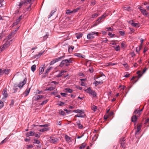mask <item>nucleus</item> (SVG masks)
<instances>
[{
	"label": "nucleus",
	"instance_id": "obj_46",
	"mask_svg": "<svg viewBox=\"0 0 149 149\" xmlns=\"http://www.w3.org/2000/svg\"><path fill=\"white\" fill-rule=\"evenodd\" d=\"M4 106V103L2 101H0V109L1 108Z\"/></svg>",
	"mask_w": 149,
	"mask_h": 149
},
{
	"label": "nucleus",
	"instance_id": "obj_40",
	"mask_svg": "<svg viewBox=\"0 0 149 149\" xmlns=\"http://www.w3.org/2000/svg\"><path fill=\"white\" fill-rule=\"evenodd\" d=\"M141 72L140 71H138L137 72V74L138 75L139 78L142 75V74H141Z\"/></svg>",
	"mask_w": 149,
	"mask_h": 149
},
{
	"label": "nucleus",
	"instance_id": "obj_39",
	"mask_svg": "<svg viewBox=\"0 0 149 149\" xmlns=\"http://www.w3.org/2000/svg\"><path fill=\"white\" fill-rule=\"evenodd\" d=\"M56 62V60L55 59H54L52 61L50 62L49 63V64L50 65H52L55 63Z\"/></svg>",
	"mask_w": 149,
	"mask_h": 149
},
{
	"label": "nucleus",
	"instance_id": "obj_43",
	"mask_svg": "<svg viewBox=\"0 0 149 149\" xmlns=\"http://www.w3.org/2000/svg\"><path fill=\"white\" fill-rule=\"evenodd\" d=\"M75 117H81L82 118L83 117L81 113H79V114H77L75 116Z\"/></svg>",
	"mask_w": 149,
	"mask_h": 149
},
{
	"label": "nucleus",
	"instance_id": "obj_48",
	"mask_svg": "<svg viewBox=\"0 0 149 149\" xmlns=\"http://www.w3.org/2000/svg\"><path fill=\"white\" fill-rule=\"evenodd\" d=\"M119 34L122 36H123L125 34V32L123 31H119Z\"/></svg>",
	"mask_w": 149,
	"mask_h": 149
},
{
	"label": "nucleus",
	"instance_id": "obj_57",
	"mask_svg": "<svg viewBox=\"0 0 149 149\" xmlns=\"http://www.w3.org/2000/svg\"><path fill=\"white\" fill-rule=\"evenodd\" d=\"M132 22H133V20H132ZM131 25L134 26H136V25H137V24L134 23V22H132L131 23Z\"/></svg>",
	"mask_w": 149,
	"mask_h": 149
},
{
	"label": "nucleus",
	"instance_id": "obj_27",
	"mask_svg": "<svg viewBox=\"0 0 149 149\" xmlns=\"http://www.w3.org/2000/svg\"><path fill=\"white\" fill-rule=\"evenodd\" d=\"M65 138L66 141L68 142H69L70 141V138L67 135H65Z\"/></svg>",
	"mask_w": 149,
	"mask_h": 149
},
{
	"label": "nucleus",
	"instance_id": "obj_8",
	"mask_svg": "<svg viewBox=\"0 0 149 149\" xmlns=\"http://www.w3.org/2000/svg\"><path fill=\"white\" fill-rule=\"evenodd\" d=\"M26 79L25 78L24 79L22 82L18 84V87L19 88H22L26 83Z\"/></svg>",
	"mask_w": 149,
	"mask_h": 149
},
{
	"label": "nucleus",
	"instance_id": "obj_41",
	"mask_svg": "<svg viewBox=\"0 0 149 149\" xmlns=\"http://www.w3.org/2000/svg\"><path fill=\"white\" fill-rule=\"evenodd\" d=\"M79 9V8H77L73 10L72 11V12H73V13H76L77 12Z\"/></svg>",
	"mask_w": 149,
	"mask_h": 149
},
{
	"label": "nucleus",
	"instance_id": "obj_25",
	"mask_svg": "<svg viewBox=\"0 0 149 149\" xmlns=\"http://www.w3.org/2000/svg\"><path fill=\"white\" fill-rule=\"evenodd\" d=\"M49 126V125L48 124H45V125H40L39 126L36 125H34V127L38 126L39 127H48Z\"/></svg>",
	"mask_w": 149,
	"mask_h": 149
},
{
	"label": "nucleus",
	"instance_id": "obj_2",
	"mask_svg": "<svg viewBox=\"0 0 149 149\" xmlns=\"http://www.w3.org/2000/svg\"><path fill=\"white\" fill-rule=\"evenodd\" d=\"M72 60L71 58L63 60L61 62L59 66L62 67L65 65V66H67L70 65L69 63H72Z\"/></svg>",
	"mask_w": 149,
	"mask_h": 149
},
{
	"label": "nucleus",
	"instance_id": "obj_38",
	"mask_svg": "<svg viewBox=\"0 0 149 149\" xmlns=\"http://www.w3.org/2000/svg\"><path fill=\"white\" fill-rule=\"evenodd\" d=\"M65 90L66 91V92L70 93H71L72 92V90L70 88H66L65 89Z\"/></svg>",
	"mask_w": 149,
	"mask_h": 149
},
{
	"label": "nucleus",
	"instance_id": "obj_19",
	"mask_svg": "<svg viewBox=\"0 0 149 149\" xmlns=\"http://www.w3.org/2000/svg\"><path fill=\"white\" fill-rule=\"evenodd\" d=\"M137 119V117L135 115L133 116L131 118L132 121L133 122H136Z\"/></svg>",
	"mask_w": 149,
	"mask_h": 149
},
{
	"label": "nucleus",
	"instance_id": "obj_44",
	"mask_svg": "<svg viewBox=\"0 0 149 149\" xmlns=\"http://www.w3.org/2000/svg\"><path fill=\"white\" fill-rule=\"evenodd\" d=\"M97 107L96 106L93 105L91 109L92 110H93L94 111H95L97 109Z\"/></svg>",
	"mask_w": 149,
	"mask_h": 149
},
{
	"label": "nucleus",
	"instance_id": "obj_54",
	"mask_svg": "<svg viewBox=\"0 0 149 149\" xmlns=\"http://www.w3.org/2000/svg\"><path fill=\"white\" fill-rule=\"evenodd\" d=\"M108 34L111 37H113V36L115 35L114 34H112L109 32Z\"/></svg>",
	"mask_w": 149,
	"mask_h": 149
},
{
	"label": "nucleus",
	"instance_id": "obj_9",
	"mask_svg": "<svg viewBox=\"0 0 149 149\" xmlns=\"http://www.w3.org/2000/svg\"><path fill=\"white\" fill-rule=\"evenodd\" d=\"M58 140V139L56 138L51 137L49 139V141L51 143H57Z\"/></svg>",
	"mask_w": 149,
	"mask_h": 149
},
{
	"label": "nucleus",
	"instance_id": "obj_49",
	"mask_svg": "<svg viewBox=\"0 0 149 149\" xmlns=\"http://www.w3.org/2000/svg\"><path fill=\"white\" fill-rule=\"evenodd\" d=\"M54 89H55L54 88L52 87H49L48 88L47 90H48V91H52Z\"/></svg>",
	"mask_w": 149,
	"mask_h": 149
},
{
	"label": "nucleus",
	"instance_id": "obj_5",
	"mask_svg": "<svg viewBox=\"0 0 149 149\" xmlns=\"http://www.w3.org/2000/svg\"><path fill=\"white\" fill-rule=\"evenodd\" d=\"M125 139L124 137L121 138L120 139V142L121 144V146L122 148H125L126 146L125 142Z\"/></svg>",
	"mask_w": 149,
	"mask_h": 149
},
{
	"label": "nucleus",
	"instance_id": "obj_36",
	"mask_svg": "<svg viewBox=\"0 0 149 149\" xmlns=\"http://www.w3.org/2000/svg\"><path fill=\"white\" fill-rule=\"evenodd\" d=\"M86 146V144L84 143H82L81 146L79 147V148L82 149L84 148Z\"/></svg>",
	"mask_w": 149,
	"mask_h": 149
},
{
	"label": "nucleus",
	"instance_id": "obj_63",
	"mask_svg": "<svg viewBox=\"0 0 149 149\" xmlns=\"http://www.w3.org/2000/svg\"><path fill=\"white\" fill-rule=\"evenodd\" d=\"M139 112V110H136L134 112V113L135 114H137Z\"/></svg>",
	"mask_w": 149,
	"mask_h": 149
},
{
	"label": "nucleus",
	"instance_id": "obj_6",
	"mask_svg": "<svg viewBox=\"0 0 149 149\" xmlns=\"http://www.w3.org/2000/svg\"><path fill=\"white\" fill-rule=\"evenodd\" d=\"M44 96L40 95H35L33 97V99L34 101H37L40 99H41L44 97Z\"/></svg>",
	"mask_w": 149,
	"mask_h": 149
},
{
	"label": "nucleus",
	"instance_id": "obj_1",
	"mask_svg": "<svg viewBox=\"0 0 149 149\" xmlns=\"http://www.w3.org/2000/svg\"><path fill=\"white\" fill-rule=\"evenodd\" d=\"M12 40L8 38H6L3 40L4 43L3 45L0 47V52L3 51L7 49L12 43Z\"/></svg>",
	"mask_w": 149,
	"mask_h": 149
},
{
	"label": "nucleus",
	"instance_id": "obj_14",
	"mask_svg": "<svg viewBox=\"0 0 149 149\" xmlns=\"http://www.w3.org/2000/svg\"><path fill=\"white\" fill-rule=\"evenodd\" d=\"M103 83V82L102 80L100 81H95L93 83V84H94L95 86H97L99 84H101Z\"/></svg>",
	"mask_w": 149,
	"mask_h": 149
},
{
	"label": "nucleus",
	"instance_id": "obj_62",
	"mask_svg": "<svg viewBox=\"0 0 149 149\" xmlns=\"http://www.w3.org/2000/svg\"><path fill=\"white\" fill-rule=\"evenodd\" d=\"M61 95L63 97H65L66 95V93H61Z\"/></svg>",
	"mask_w": 149,
	"mask_h": 149
},
{
	"label": "nucleus",
	"instance_id": "obj_45",
	"mask_svg": "<svg viewBox=\"0 0 149 149\" xmlns=\"http://www.w3.org/2000/svg\"><path fill=\"white\" fill-rule=\"evenodd\" d=\"M72 11H71L69 10H68L66 12V13L67 14H69L71 13H72Z\"/></svg>",
	"mask_w": 149,
	"mask_h": 149
},
{
	"label": "nucleus",
	"instance_id": "obj_11",
	"mask_svg": "<svg viewBox=\"0 0 149 149\" xmlns=\"http://www.w3.org/2000/svg\"><path fill=\"white\" fill-rule=\"evenodd\" d=\"M3 97L2 99H3L4 98H6L8 97V94L7 91V89H5L3 90Z\"/></svg>",
	"mask_w": 149,
	"mask_h": 149
},
{
	"label": "nucleus",
	"instance_id": "obj_26",
	"mask_svg": "<svg viewBox=\"0 0 149 149\" xmlns=\"http://www.w3.org/2000/svg\"><path fill=\"white\" fill-rule=\"evenodd\" d=\"M52 68V67H50L46 69L45 70V74H48L49 71Z\"/></svg>",
	"mask_w": 149,
	"mask_h": 149
},
{
	"label": "nucleus",
	"instance_id": "obj_16",
	"mask_svg": "<svg viewBox=\"0 0 149 149\" xmlns=\"http://www.w3.org/2000/svg\"><path fill=\"white\" fill-rule=\"evenodd\" d=\"M65 57V56L63 55L60 57L55 58L56 62L61 61L62 59H63Z\"/></svg>",
	"mask_w": 149,
	"mask_h": 149
},
{
	"label": "nucleus",
	"instance_id": "obj_53",
	"mask_svg": "<svg viewBox=\"0 0 149 149\" xmlns=\"http://www.w3.org/2000/svg\"><path fill=\"white\" fill-rule=\"evenodd\" d=\"M64 104V103L60 101L58 104V105L60 106H61Z\"/></svg>",
	"mask_w": 149,
	"mask_h": 149
},
{
	"label": "nucleus",
	"instance_id": "obj_17",
	"mask_svg": "<svg viewBox=\"0 0 149 149\" xmlns=\"http://www.w3.org/2000/svg\"><path fill=\"white\" fill-rule=\"evenodd\" d=\"M76 124L78 128L80 129H81L83 128V126L81 124L79 121L76 122Z\"/></svg>",
	"mask_w": 149,
	"mask_h": 149
},
{
	"label": "nucleus",
	"instance_id": "obj_42",
	"mask_svg": "<svg viewBox=\"0 0 149 149\" xmlns=\"http://www.w3.org/2000/svg\"><path fill=\"white\" fill-rule=\"evenodd\" d=\"M48 101V100H45L43 101L42 102V103H41L40 105H43L45 104H46L47 102Z\"/></svg>",
	"mask_w": 149,
	"mask_h": 149
},
{
	"label": "nucleus",
	"instance_id": "obj_12",
	"mask_svg": "<svg viewBox=\"0 0 149 149\" xmlns=\"http://www.w3.org/2000/svg\"><path fill=\"white\" fill-rule=\"evenodd\" d=\"M102 17H100L98 18L96 20L95 23L93 24V26H92V27L94 26H96L97 24H99L100 22V20L102 19Z\"/></svg>",
	"mask_w": 149,
	"mask_h": 149
},
{
	"label": "nucleus",
	"instance_id": "obj_4",
	"mask_svg": "<svg viewBox=\"0 0 149 149\" xmlns=\"http://www.w3.org/2000/svg\"><path fill=\"white\" fill-rule=\"evenodd\" d=\"M98 34V32H91L87 34V38L88 40L93 39L94 38V35H96L97 36Z\"/></svg>",
	"mask_w": 149,
	"mask_h": 149
},
{
	"label": "nucleus",
	"instance_id": "obj_50",
	"mask_svg": "<svg viewBox=\"0 0 149 149\" xmlns=\"http://www.w3.org/2000/svg\"><path fill=\"white\" fill-rule=\"evenodd\" d=\"M44 51L43 52H40L37 55H36V56L38 57H40L44 52Z\"/></svg>",
	"mask_w": 149,
	"mask_h": 149
},
{
	"label": "nucleus",
	"instance_id": "obj_31",
	"mask_svg": "<svg viewBox=\"0 0 149 149\" xmlns=\"http://www.w3.org/2000/svg\"><path fill=\"white\" fill-rule=\"evenodd\" d=\"M56 11V9H55L54 10H53L51 11L49 15L48 16V18H49L50 17L52 16L53 15L54 13H55Z\"/></svg>",
	"mask_w": 149,
	"mask_h": 149
},
{
	"label": "nucleus",
	"instance_id": "obj_13",
	"mask_svg": "<svg viewBox=\"0 0 149 149\" xmlns=\"http://www.w3.org/2000/svg\"><path fill=\"white\" fill-rule=\"evenodd\" d=\"M34 134L35 132H34L31 131L27 132L26 134V137H29L31 136H34Z\"/></svg>",
	"mask_w": 149,
	"mask_h": 149
},
{
	"label": "nucleus",
	"instance_id": "obj_22",
	"mask_svg": "<svg viewBox=\"0 0 149 149\" xmlns=\"http://www.w3.org/2000/svg\"><path fill=\"white\" fill-rule=\"evenodd\" d=\"M10 70L4 69L3 70V74H8L9 73L10 71Z\"/></svg>",
	"mask_w": 149,
	"mask_h": 149
},
{
	"label": "nucleus",
	"instance_id": "obj_35",
	"mask_svg": "<svg viewBox=\"0 0 149 149\" xmlns=\"http://www.w3.org/2000/svg\"><path fill=\"white\" fill-rule=\"evenodd\" d=\"M59 114L61 115L64 116L65 115V112L61 110L59 111Z\"/></svg>",
	"mask_w": 149,
	"mask_h": 149
},
{
	"label": "nucleus",
	"instance_id": "obj_3",
	"mask_svg": "<svg viewBox=\"0 0 149 149\" xmlns=\"http://www.w3.org/2000/svg\"><path fill=\"white\" fill-rule=\"evenodd\" d=\"M84 91L86 93L89 94L90 95L93 96L94 97H95L96 96L97 94L95 91L92 90L90 87H89L86 89Z\"/></svg>",
	"mask_w": 149,
	"mask_h": 149
},
{
	"label": "nucleus",
	"instance_id": "obj_55",
	"mask_svg": "<svg viewBox=\"0 0 149 149\" xmlns=\"http://www.w3.org/2000/svg\"><path fill=\"white\" fill-rule=\"evenodd\" d=\"M106 29L109 31H113V29H112L110 27H107L106 28Z\"/></svg>",
	"mask_w": 149,
	"mask_h": 149
},
{
	"label": "nucleus",
	"instance_id": "obj_61",
	"mask_svg": "<svg viewBox=\"0 0 149 149\" xmlns=\"http://www.w3.org/2000/svg\"><path fill=\"white\" fill-rule=\"evenodd\" d=\"M109 117V116L108 115H105L104 116V119L106 120Z\"/></svg>",
	"mask_w": 149,
	"mask_h": 149
},
{
	"label": "nucleus",
	"instance_id": "obj_23",
	"mask_svg": "<svg viewBox=\"0 0 149 149\" xmlns=\"http://www.w3.org/2000/svg\"><path fill=\"white\" fill-rule=\"evenodd\" d=\"M30 88H29L28 89H27L26 90L25 92L24 93V94L25 95V96H26L28 95L30 92Z\"/></svg>",
	"mask_w": 149,
	"mask_h": 149
},
{
	"label": "nucleus",
	"instance_id": "obj_34",
	"mask_svg": "<svg viewBox=\"0 0 149 149\" xmlns=\"http://www.w3.org/2000/svg\"><path fill=\"white\" fill-rule=\"evenodd\" d=\"M123 9L125 10L129 11L131 10V8L129 7H123Z\"/></svg>",
	"mask_w": 149,
	"mask_h": 149
},
{
	"label": "nucleus",
	"instance_id": "obj_30",
	"mask_svg": "<svg viewBox=\"0 0 149 149\" xmlns=\"http://www.w3.org/2000/svg\"><path fill=\"white\" fill-rule=\"evenodd\" d=\"M36 65H33L31 67V71L34 72L36 70Z\"/></svg>",
	"mask_w": 149,
	"mask_h": 149
},
{
	"label": "nucleus",
	"instance_id": "obj_29",
	"mask_svg": "<svg viewBox=\"0 0 149 149\" xmlns=\"http://www.w3.org/2000/svg\"><path fill=\"white\" fill-rule=\"evenodd\" d=\"M72 112L76 113H81V112H82V111L81 110L79 109H77L72 111Z\"/></svg>",
	"mask_w": 149,
	"mask_h": 149
},
{
	"label": "nucleus",
	"instance_id": "obj_47",
	"mask_svg": "<svg viewBox=\"0 0 149 149\" xmlns=\"http://www.w3.org/2000/svg\"><path fill=\"white\" fill-rule=\"evenodd\" d=\"M34 140L35 141L34 143L37 144H39L40 143V141L39 140L36 139H34Z\"/></svg>",
	"mask_w": 149,
	"mask_h": 149
},
{
	"label": "nucleus",
	"instance_id": "obj_32",
	"mask_svg": "<svg viewBox=\"0 0 149 149\" xmlns=\"http://www.w3.org/2000/svg\"><path fill=\"white\" fill-rule=\"evenodd\" d=\"M74 48V47L73 46H70L68 48V51L69 52H72Z\"/></svg>",
	"mask_w": 149,
	"mask_h": 149
},
{
	"label": "nucleus",
	"instance_id": "obj_7",
	"mask_svg": "<svg viewBox=\"0 0 149 149\" xmlns=\"http://www.w3.org/2000/svg\"><path fill=\"white\" fill-rule=\"evenodd\" d=\"M31 1V0H27L26 1H22L20 3H19L18 6H21L24 4L25 5H26L27 4L30 3Z\"/></svg>",
	"mask_w": 149,
	"mask_h": 149
},
{
	"label": "nucleus",
	"instance_id": "obj_60",
	"mask_svg": "<svg viewBox=\"0 0 149 149\" xmlns=\"http://www.w3.org/2000/svg\"><path fill=\"white\" fill-rule=\"evenodd\" d=\"M96 3V1H92L91 2V4L92 5H94Z\"/></svg>",
	"mask_w": 149,
	"mask_h": 149
},
{
	"label": "nucleus",
	"instance_id": "obj_10",
	"mask_svg": "<svg viewBox=\"0 0 149 149\" xmlns=\"http://www.w3.org/2000/svg\"><path fill=\"white\" fill-rule=\"evenodd\" d=\"M22 19V15H21L16 19V22L13 23V26H15L20 21V20Z\"/></svg>",
	"mask_w": 149,
	"mask_h": 149
},
{
	"label": "nucleus",
	"instance_id": "obj_59",
	"mask_svg": "<svg viewBox=\"0 0 149 149\" xmlns=\"http://www.w3.org/2000/svg\"><path fill=\"white\" fill-rule=\"evenodd\" d=\"M6 138L4 139L2 141H1L0 144H3L4 143L6 142Z\"/></svg>",
	"mask_w": 149,
	"mask_h": 149
},
{
	"label": "nucleus",
	"instance_id": "obj_28",
	"mask_svg": "<svg viewBox=\"0 0 149 149\" xmlns=\"http://www.w3.org/2000/svg\"><path fill=\"white\" fill-rule=\"evenodd\" d=\"M49 130L48 128H44L39 130V131L40 132H43L45 131H47Z\"/></svg>",
	"mask_w": 149,
	"mask_h": 149
},
{
	"label": "nucleus",
	"instance_id": "obj_58",
	"mask_svg": "<svg viewBox=\"0 0 149 149\" xmlns=\"http://www.w3.org/2000/svg\"><path fill=\"white\" fill-rule=\"evenodd\" d=\"M3 0H0V7H2L3 6V5L2 3L3 1Z\"/></svg>",
	"mask_w": 149,
	"mask_h": 149
},
{
	"label": "nucleus",
	"instance_id": "obj_64",
	"mask_svg": "<svg viewBox=\"0 0 149 149\" xmlns=\"http://www.w3.org/2000/svg\"><path fill=\"white\" fill-rule=\"evenodd\" d=\"M62 74H61V72H60V73L57 75L56 77H60L62 76Z\"/></svg>",
	"mask_w": 149,
	"mask_h": 149
},
{
	"label": "nucleus",
	"instance_id": "obj_20",
	"mask_svg": "<svg viewBox=\"0 0 149 149\" xmlns=\"http://www.w3.org/2000/svg\"><path fill=\"white\" fill-rule=\"evenodd\" d=\"M44 69L43 67H40L39 68V75H41L42 74V72H44Z\"/></svg>",
	"mask_w": 149,
	"mask_h": 149
},
{
	"label": "nucleus",
	"instance_id": "obj_52",
	"mask_svg": "<svg viewBox=\"0 0 149 149\" xmlns=\"http://www.w3.org/2000/svg\"><path fill=\"white\" fill-rule=\"evenodd\" d=\"M141 47H137L136 48V52L137 53H139V51L140 50V49H141Z\"/></svg>",
	"mask_w": 149,
	"mask_h": 149
},
{
	"label": "nucleus",
	"instance_id": "obj_24",
	"mask_svg": "<svg viewBox=\"0 0 149 149\" xmlns=\"http://www.w3.org/2000/svg\"><path fill=\"white\" fill-rule=\"evenodd\" d=\"M83 36V34L81 33H80L78 34H76V36L78 39H79L81 38Z\"/></svg>",
	"mask_w": 149,
	"mask_h": 149
},
{
	"label": "nucleus",
	"instance_id": "obj_56",
	"mask_svg": "<svg viewBox=\"0 0 149 149\" xmlns=\"http://www.w3.org/2000/svg\"><path fill=\"white\" fill-rule=\"evenodd\" d=\"M48 74H45V72L42 75V78H45L47 76V75Z\"/></svg>",
	"mask_w": 149,
	"mask_h": 149
},
{
	"label": "nucleus",
	"instance_id": "obj_21",
	"mask_svg": "<svg viewBox=\"0 0 149 149\" xmlns=\"http://www.w3.org/2000/svg\"><path fill=\"white\" fill-rule=\"evenodd\" d=\"M141 13L143 15L147 16L148 15V13L146 11V10L143 9L141 11Z\"/></svg>",
	"mask_w": 149,
	"mask_h": 149
},
{
	"label": "nucleus",
	"instance_id": "obj_51",
	"mask_svg": "<svg viewBox=\"0 0 149 149\" xmlns=\"http://www.w3.org/2000/svg\"><path fill=\"white\" fill-rule=\"evenodd\" d=\"M64 110L67 113L69 114L70 112H72V111L71 110H68L66 109H64Z\"/></svg>",
	"mask_w": 149,
	"mask_h": 149
},
{
	"label": "nucleus",
	"instance_id": "obj_18",
	"mask_svg": "<svg viewBox=\"0 0 149 149\" xmlns=\"http://www.w3.org/2000/svg\"><path fill=\"white\" fill-rule=\"evenodd\" d=\"M75 56L79 57H80L82 58H84L85 56L84 55H82L80 53H77L74 54Z\"/></svg>",
	"mask_w": 149,
	"mask_h": 149
},
{
	"label": "nucleus",
	"instance_id": "obj_37",
	"mask_svg": "<svg viewBox=\"0 0 149 149\" xmlns=\"http://www.w3.org/2000/svg\"><path fill=\"white\" fill-rule=\"evenodd\" d=\"M113 47L116 51H118L120 50V47L119 46L116 45L115 46H113Z\"/></svg>",
	"mask_w": 149,
	"mask_h": 149
},
{
	"label": "nucleus",
	"instance_id": "obj_15",
	"mask_svg": "<svg viewBox=\"0 0 149 149\" xmlns=\"http://www.w3.org/2000/svg\"><path fill=\"white\" fill-rule=\"evenodd\" d=\"M142 126V125L141 124H140L139 125H138L137 127V130L135 132V134H137V133L139 132Z\"/></svg>",
	"mask_w": 149,
	"mask_h": 149
},
{
	"label": "nucleus",
	"instance_id": "obj_33",
	"mask_svg": "<svg viewBox=\"0 0 149 149\" xmlns=\"http://www.w3.org/2000/svg\"><path fill=\"white\" fill-rule=\"evenodd\" d=\"M99 15V14L97 13H95L92 15L91 17L94 18L97 17Z\"/></svg>",
	"mask_w": 149,
	"mask_h": 149
}]
</instances>
